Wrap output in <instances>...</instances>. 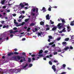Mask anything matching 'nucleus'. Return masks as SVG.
I'll list each match as a JSON object with an SVG mask.
<instances>
[{
    "instance_id": "57",
    "label": "nucleus",
    "mask_w": 74,
    "mask_h": 74,
    "mask_svg": "<svg viewBox=\"0 0 74 74\" xmlns=\"http://www.w3.org/2000/svg\"><path fill=\"white\" fill-rule=\"evenodd\" d=\"M31 56H32V57H34L35 56V55L33 54L31 55Z\"/></svg>"
},
{
    "instance_id": "29",
    "label": "nucleus",
    "mask_w": 74,
    "mask_h": 74,
    "mask_svg": "<svg viewBox=\"0 0 74 74\" xmlns=\"http://www.w3.org/2000/svg\"><path fill=\"white\" fill-rule=\"evenodd\" d=\"M14 55H18L19 54V53L17 52H14Z\"/></svg>"
},
{
    "instance_id": "14",
    "label": "nucleus",
    "mask_w": 74,
    "mask_h": 74,
    "mask_svg": "<svg viewBox=\"0 0 74 74\" xmlns=\"http://www.w3.org/2000/svg\"><path fill=\"white\" fill-rule=\"evenodd\" d=\"M52 30L53 31H55V30H56V27H53L52 29Z\"/></svg>"
},
{
    "instance_id": "45",
    "label": "nucleus",
    "mask_w": 74,
    "mask_h": 74,
    "mask_svg": "<svg viewBox=\"0 0 74 74\" xmlns=\"http://www.w3.org/2000/svg\"><path fill=\"white\" fill-rule=\"evenodd\" d=\"M43 60H47V58L46 57H44L43 58Z\"/></svg>"
},
{
    "instance_id": "55",
    "label": "nucleus",
    "mask_w": 74,
    "mask_h": 74,
    "mask_svg": "<svg viewBox=\"0 0 74 74\" xmlns=\"http://www.w3.org/2000/svg\"><path fill=\"white\" fill-rule=\"evenodd\" d=\"M40 58L38 57H37L36 58V60H38V59H39Z\"/></svg>"
},
{
    "instance_id": "42",
    "label": "nucleus",
    "mask_w": 74,
    "mask_h": 74,
    "mask_svg": "<svg viewBox=\"0 0 74 74\" xmlns=\"http://www.w3.org/2000/svg\"><path fill=\"white\" fill-rule=\"evenodd\" d=\"M38 36H41V33L40 32H38Z\"/></svg>"
},
{
    "instance_id": "34",
    "label": "nucleus",
    "mask_w": 74,
    "mask_h": 74,
    "mask_svg": "<svg viewBox=\"0 0 74 74\" xmlns=\"http://www.w3.org/2000/svg\"><path fill=\"white\" fill-rule=\"evenodd\" d=\"M50 29V28L49 27H47L46 29V31H47V30H49Z\"/></svg>"
},
{
    "instance_id": "7",
    "label": "nucleus",
    "mask_w": 74,
    "mask_h": 74,
    "mask_svg": "<svg viewBox=\"0 0 74 74\" xmlns=\"http://www.w3.org/2000/svg\"><path fill=\"white\" fill-rule=\"evenodd\" d=\"M1 69L0 68V74H3L6 73V72H5L4 71H3L2 72H1Z\"/></svg>"
},
{
    "instance_id": "22",
    "label": "nucleus",
    "mask_w": 74,
    "mask_h": 74,
    "mask_svg": "<svg viewBox=\"0 0 74 74\" xmlns=\"http://www.w3.org/2000/svg\"><path fill=\"white\" fill-rule=\"evenodd\" d=\"M65 29L66 28L64 27L63 30H62V32H66V30H65Z\"/></svg>"
},
{
    "instance_id": "35",
    "label": "nucleus",
    "mask_w": 74,
    "mask_h": 74,
    "mask_svg": "<svg viewBox=\"0 0 74 74\" xmlns=\"http://www.w3.org/2000/svg\"><path fill=\"white\" fill-rule=\"evenodd\" d=\"M61 39V38L59 37L57 38V41H59Z\"/></svg>"
},
{
    "instance_id": "61",
    "label": "nucleus",
    "mask_w": 74,
    "mask_h": 74,
    "mask_svg": "<svg viewBox=\"0 0 74 74\" xmlns=\"http://www.w3.org/2000/svg\"><path fill=\"white\" fill-rule=\"evenodd\" d=\"M52 44H53V43H52V42H51L49 43V45H52Z\"/></svg>"
},
{
    "instance_id": "27",
    "label": "nucleus",
    "mask_w": 74,
    "mask_h": 74,
    "mask_svg": "<svg viewBox=\"0 0 74 74\" xmlns=\"http://www.w3.org/2000/svg\"><path fill=\"white\" fill-rule=\"evenodd\" d=\"M48 37L49 39H52V36H49Z\"/></svg>"
},
{
    "instance_id": "44",
    "label": "nucleus",
    "mask_w": 74,
    "mask_h": 74,
    "mask_svg": "<svg viewBox=\"0 0 74 74\" xmlns=\"http://www.w3.org/2000/svg\"><path fill=\"white\" fill-rule=\"evenodd\" d=\"M16 29H17V28H16V27H15L13 28V30H16Z\"/></svg>"
},
{
    "instance_id": "52",
    "label": "nucleus",
    "mask_w": 74,
    "mask_h": 74,
    "mask_svg": "<svg viewBox=\"0 0 74 74\" xmlns=\"http://www.w3.org/2000/svg\"><path fill=\"white\" fill-rule=\"evenodd\" d=\"M40 34H42V35H43V34H44V32H40Z\"/></svg>"
},
{
    "instance_id": "23",
    "label": "nucleus",
    "mask_w": 74,
    "mask_h": 74,
    "mask_svg": "<svg viewBox=\"0 0 74 74\" xmlns=\"http://www.w3.org/2000/svg\"><path fill=\"white\" fill-rule=\"evenodd\" d=\"M69 40V38H66L65 39V41H68Z\"/></svg>"
},
{
    "instance_id": "48",
    "label": "nucleus",
    "mask_w": 74,
    "mask_h": 74,
    "mask_svg": "<svg viewBox=\"0 0 74 74\" xmlns=\"http://www.w3.org/2000/svg\"><path fill=\"white\" fill-rule=\"evenodd\" d=\"M48 51H47V50H46L45 51V53H48Z\"/></svg>"
},
{
    "instance_id": "49",
    "label": "nucleus",
    "mask_w": 74,
    "mask_h": 74,
    "mask_svg": "<svg viewBox=\"0 0 74 74\" xmlns=\"http://www.w3.org/2000/svg\"><path fill=\"white\" fill-rule=\"evenodd\" d=\"M22 40L23 41H25V40H26V38H23Z\"/></svg>"
},
{
    "instance_id": "59",
    "label": "nucleus",
    "mask_w": 74,
    "mask_h": 74,
    "mask_svg": "<svg viewBox=\"0 0 74 74\" xmlns=\"http://www.w3.org/2000/svg\"><path fill=\"white\" fill-rule=\"evenodd\" d=\"M21 21H22V20H21V19H20L18 20V21L19 22H21Z\"/></svg>"
},
{
    "instance_id": "5",
    "label": "nucleus",
    "mask_w": 74,
    "mask_h": 74,
    "mask_svg": "<svg viewBox=\"0 0 74 74\" xmlns=\"http://www.w3.org/2000/svg\"><path fill=\"white\" fill-rule=\"evenodd\" d=\"M46 18L47 20H49L50 19V18H49V14H48L47 16H46Z\"/></svg>"
},
{
    "instance_id": "53",
    "label": "nucleus",
    "mask_w": 74,
    "mask_h": 74,
    "mask_svg": "<svg viewBox=\"0 0 74 74\" xmlns=\"http://www.w3.org/2000/svg\"><path fill=\"white\" fill-rule=\"evenodd\" d=\"M13 36H14V35H13V34H11L10 35V37H12H12Z\"/></svg>"
},
{
    "instance_id": "43",
    "label": "nucleus",
    "mask_w": 74,
    "mask_h": 74,
    "mask_svg": "<svg viewBox=\"0 0 74 74\" xmlns=\"http://www.w3.org/2000/svg\"><path fill=\"white\" fill-rule=\"evenodd\" d=\"M58 54V52H55L54 53V55H57Z\"/></svg>"
},
{
    "instance_id": "41",
    "label": "nucleus",
    "mask_w": 74,
    "mask_h": 74,
    "mask_svg": "<svg viewBox=\"0 0 74 74\" xmlns=\"http://www.w3.org/2000/svg\"><path fill=\"white\" fill-rule=\"evenodd\" d=\"M53 62H54V63H56L57 62H58V61H56V60H54Z\"/></svg>"
},
{
    "instance_id": "40",
    "label": "nucleus",
    "mask_w": 74,
    "mask_h": 74,
    "mask_svg": "<svg viewBox=\"0 0 74 74\" xmlns=\"http://www.w3.org/2000/svg\"><path fill=\"white\" fill-rule=\"evenodd\" d=\"M22 55H24V56H25L26 53L25 52H23L22 53Z\"/></svg>"
},
{
    "instance_id": "60",
    "label": "nucleus",
    "mask_w": 74,
    "mask_h": 74,
    "mask_svg": "<svg viewBox=\"0 0 74 74\" xmlns=\"http://www.w3.org/2000/svg\"><path fill=\"white\" fill-rule=\"evenodd\" d=\"M67 29H70V26H67Z\"/></svg>"
},
{
    "instance_id": "24",
    "label": "nucleus",
    "mask_w": 74,
    "mask_h": 74,
    "mask_svg": "<svg viewBox=\"0 0 74 74\" xmlns=\"http://www.w3.org/2000/svg\"><path fill=\"white\" fill-rule=\"evenodd\" d=\"M42 10L43 11H44L45 12H46V9H45V7H43L42 8Z\"/></svg>"
},
{
    "instance_id": "63",
    "label": "nucleus",
    "mask_w": 74,
    "mask_h": 74,
    "mask_svg": "<svg viewBox=\"0 0 74 74\" xmlns=\"http://www.w3.org/2000/svg\"><path fill=\"white\" fill-rule=\"evenodd\" d=\"M67 30L68 32H70V29H67Z\"/></svg>"
},
{
    "instance_id": "25",
    "label": "nucleus",
    "mask_w": 74,
    "mask_h": 74,
    "mask_svg": "<svg viewBox=\"0 0 74 74\" xmlns=\"http://www.w3.org/2000/svg\"><path fill=\"white\" fill-rule=\"evenodd\" d=\"M27 66H28V63H27L25 64V66H24L23 67V68H26V67H27Z\"/></svg>"
},
{
    "instance_id": "20",
    "label": "nucleus",
    "mask_w": 74,
    "mask_h": 74,
    "mask_svg": "<svg viewBox=\"0 0 74 74\" xmlns=\"http://www.w3.org/2000/svg\"><path fill=\"white\" fill-rule=\"evenodd\" d=\"M29 19H30L29 18H28L27 19H26L25 20V22H28V21H29Z\"/></svg>"
},
{
    "instance_id": "33",
    "label": "nucleus",
    "mask_w": 74,
    "mask_h": 74,
    "mask_svg": "<svg viewBox=\"0 0 74 74\" xmlns=\"http://www.w3.org/2000/svg\"><path fill=\"white\" fill-rule=\"evenodd\" d=\"M29 67H32L33 66V64H29Z\"/></svg>"
},
{
    "instance_id": "32",
    "label": "nucleus",
    "mask_w": 74,
    "mask_h": 74,
    "mask_svg": "<svg viewBox=\"0 0 74 74\" xmlns=\"http://www.w3.org/2000/svg\"><path fill=\"white\" fill-rule=\"evenodd\" d=\"M38 9L37 8H36V13H38Z\"/></svg>"
},
{
    "instance_id": "26",
    "label": "nucleus",
    "mask_w": 74,
    "mask_h": 74,
    "mask_svg": "<svg viewBox=\"0 0 74 74\" xmlns=\"http://www.w3.org/2000/svg\"><path fill=\"white\" fill-rule=\"evenodd\" d=\"M10 34H12V33H14V32L13 31H12V30H11L10 31Z\"/></svg>"
},
{
    "instance_id": "62",
    "label": "nucleus",
    "mask_w": 74,
    "mask_h": 74,
    "mask_svg": "<svg viewBox=\"0 0 74 74\" xmlns=\"http://www.w3.org/2000/svg\"><path fill=\"white\" fill-rule=\"evenodd\" d=\"M24 28L25 29H27V26H25L24 27Z\"/></svg>"
},
{
    "instance_id": "56",
    "label": "nucleus",
    "mask_w": 74,
    "mask_h": 74,
    "mask_svg": "<svg viewBox=\"0 0 74 74\" xmlns=\"http://www.w3.org/2000/svg\"><path fill=\"white\" fill-rule=\"evenodd\" d=\"M1 27H3V25H0V29H1Z\"/></svg>"
},
{
    "instance_id": "11",
    "label": "nucleus",
    "mask_w": 74,
    "mask_h": 74,
    "mask_svg": "<svg viewBox=\"0 0 74 74\" xmlns=\"http://www.w3.org/2000/svg\"><path fill=\"white\" fill-rule=\"evenodd\" d=\"M69 49V47H66L63 50L64 51L65 50V51H67V49Z\"/></svg>"
},
{
    "instance_id": "37",
    "label": "nucleus",
    "mask_w": 74,
    "mask_h": 74,
    "mask_svg": "<svg viewBox=\"0 0 74 74\" xmlns=\"http://www.w3.org/2000/svg\"><path fill=\"white\" fill-rule=\"evenodd\" d=\"M63 67L65 68V67H66V65L65 64H63Z\"/></svg>"
},
{
    "instance_id": "1",
    "label": "nucleus",
    "mask_w": 74,
    "mask_h": 74,
    "mask_svg": "<svg viewBox=\"0 0 74 74\" xmlns=\"http://www.w3.org/2000/svg\"><path fill=\"white\" fill-rule=\"evenodd\" d=\"M61 21L62 23H59L57 25L58 27H58V29H60L63 27V25H64V23L66 22L64 19H61Z\"/></svg>"
},
{
    "instance_id": "28",
    "label": "nucleus",
    "mask_w": 74,
    "mask_h": 74,
    "mask_svg": "<svg viewBox=\"0 0 74 74\" xmlns=\"http://www.w3.org/2000/svg\"><path fill=\"white\" fill-rule=\"evenodd\" d=\"M34 23H32L30 24V26H34Z\"/></svg>"
},
{
    "instance_id": "10",
    "label": "nucleus",
    "mask_w": 74,
    "mask_h": 74,
    "mask_svg": "<svg viewBox=\"0 0 74 74\" xmlns=\"http://www.w3.org/2000/svg\"><path fill=\"white\" fill-rule=\"evenodd\" d=\"M5 0H1V3L2 4H4V3H5Z\"/></svg>"
},
{
    "instance_id": "64",
    "label": "nucleus",
    "mask_w": 74,
    "mask_h": 74,
    "mask_svg": "<svg viewBox=\"0 0 74 74\" xmlns=\"http://www.w3.org/2000/svg\"><path fill=\"white\" fill-rule=\"evenodd\" d=\"M52 47H55V44H54L53 45H52Z\"/></svg>"
},
{
    "instance_id": "21",
    "label": "nucleus",
    "mask_w": 74,
    "mask_h": 74,
    "mask_svg": "<svg viewBox=\"0 0 74 74\" xmlns=\"http://www.w3.org/2000/svg\"><path fill=\"white\" fill-rule=\"evenodd\" d=\"M74 22H73V21H71V23H70V25L71 26H74Z\"/></svg>"
},
{
    "instance_id": "12",
    "label": "nucleus",
    "mask_w": 74,
    "mask_h": 74,
    "mask_svg": "<svg viewBox=\"0 0 74 74\" xmlns=\"http://www.w3.org/2000/svg\"><path fill=\"white\" fill-rule=\"evenodd\" d=\"M67 43V42H64L62 43V45H66Z\"/></svg>"
},
{
    "instance_id": "8",
    "label": "nucleus",
    "mask_w": 74,
    "mask_h": 74,
    "mask_svg": "<svg viewBox=\"0 0 74 74\" xmlns=\"http://www.w3.org/2000/svg\"><path fill=\"white\" fill-rule=\"evenodd\" d=\"M8 56H11V55H14V53L12 52L11 53H9L8 54Z\"/></svg>"
},
{
    "instance_id": "51",
    "label": "nucleus",
    "mask_w": 74,
    "mask_h": 74,
    "mask_svg": "<svg viewBox=\"0 0 74 74\" xmlns=\"http://www.w3.org/2000/svg\"><path fill=\"white\" fill-rule=\"evenodd\" d=\"M7 11V12H10V10H8Z\"/></svg>"
},
{
    "instance_id": "18",
    "label": "nucleus",
    "mask_w": 74,
    "mask_h": 74,
    "mask_svg": "<svg viewBox=\"0 0 74 74\" xmlns=\"http://www.w3.org/2000/svg\"><path fill=\"white\" fill-rule=\"evenodd\" d=\"M44 24V23L43 21H41L40 22V25H43Z\"/></svg>"
},
{
    "instance_id": "2",
    "label": "nucleus",
    "mask_w": 74,
    "mask_h": 74,
    "mask_svg": "<svg viewBox=\"0 0 74 74\" xmlns=\"http://www.w3.org/2000/svg\"><path fill=\"white\" fill-rule=\"evenodd\" d=\"M20 6H21V8H24L25 5H29L28 3H26L25 2H23V3H21L20 4Z\"/></svg>"
},
{
    "instance_id": "38",
    "label": "nucleus",
    "mask_w": 74,
    "mask_h": 74,
    "mask_svg": "<svg viewBox=\"0 0 74 74\" xmlns=\"http://www.w3.org/2000/svg\"><path fill=\"white\" fill-rule=\"evenodd\" d=\"M48 10L49 11H51V8H49Z\"/></svg>"
},
{
    "instance_id": "17",
    "label": "nucleus",
    "mask_w": 74,
    "mask_h": 74,
    "mask_svg": "<svg viewBox=\"0 0 74 74\" xmlns=\"http://www.w3.org/2000/svg\"><path fill=\"white\" fill-rule=\"evenodd\" d=\"M23 59V60L25 62L26 61V60L25 59V58L24 57H20V59Z\"/></svg>"
},
{
    "instance_id": "30",
    "label": "nucleus",
    "mask_w": 74,
    "mask_h": 74,
    "mask_svg": "<svg viewBox=\"0 0 74 74\" xmlns=\"http://www.w3.org/2000/svg\"><path fill=\"white\" fill-rule=\"evenodd\" d=\"M32 11H33V12H35V11H36V9L34 8L32 9Z\"/></svg>"
},
{
    "instance_id": "50",
    "label": "nucleus",
    "mask_w": 74,
    "mask_h": 74,
    "mask_svg": "<svg viewBox=\"0 0 74 74\" xmlns=\"http://www.w3.org/2000/svg\"><path fill=\"white\" fill-rule=\"evenodd\" d=\"M61 20H62V18H61L60 19H58V21H59V22H60V21Z\"/></svg>"
},
{
    "instance_id": "46",
    "label": "nucleus",
    "mask_w": 74,
    "mask_h": 74,
    "mask_svg": "<svg viewBox=\"0 0 74 74\" xmlns=\"http://www.w3.org/2000/svg\"><path fill=\"white\" fill-rule=\"evenodd\" d=\"M12 15H13V16H16V15L15 14H13Z\"/></svg>"
},
{
    "instance_id": "47",
    "label": "nucleus",
    "mask_w": 74,
    "mask_h": 74,
    "mask_svg": "<svg viewBox=\"0 0 74 74\" xmlns=\"http://www.w3.org/2000/svg\"><path fill=\"white\" fill-rule=\"evenodd\" d=\"M35 32H37L38 29H37V28H35Z\"/></svg>"
},
{
    "instance_id": "6",
    "label": "nucleus",
    "mask_w": 74,
    "mask_h": 74,
    "mask_svg": "<svg viewBox=\"0 0 74 74\" xmlns=\"http://www.w3.org/2000/svg\"><path fill=\"white\" fill-rule=\"evenodd\" d=\"M25 23L24 22L21 23V24H19L17 25L16 26L17 27H18V26H23L24 25V24Z\"/></svg>"
},
{
    "instance_id": "3",
    "label": "nucleus",
    "mask_w": 74,
    "mask_h": 74,
    "mask_svg": "<svg viewBox=\"0 0 74 74\" xmlns=\"http://www.w3.org/2000/svg\"><path fill=\"white\" fill-rule=\"evenodd\" d=\"M14 59L15 60L17 61L18 60H20L21 59V57L19 56H15L13 57Z\"/></svg>"
},
{
    "instance_id": "9",
    "label": "nucleus",
    "mask_w": 74,
    "mask_h": 74,
    "mask_svg": "<svg viewBox=\"0 0 74 74\" xmlns=\"http://www.w3.org/2000/svg\"><path fill=\"white\" fill-rule=\"evenodd\" d=\"M21 69H17V71H16L15 72L16 74H17V73H18V72L19 73H21Z\"/></svg>"
},
{
    "instance_id": "13",
    "label": "nucleus",
    "mask_w": 74,
    "mask_h": 74,
    "mask_svg": "<svg viewBox=\"0 0 74 74\" xmlns=\"http://www.w3.org/2000/svg\"><path fill=\"white\" fill-rule=\"evenodd\" d=\"M43 52V50L41 49L39 51V52L38 53L39 54H41Z\"/></svg>"
},
{
    "instance_id": "39",
    "label": "nucleus",
    "mask_w": 74,
    "mask_h": 74,
    "mask_svg": "<svg viewBox=\"0 0 74 74\" xmlns=\"http://www.w3.org/2000/svg\"><path fill=\"white\" fill-rule=\"evenodd\" d=\"M20 62L21 63H22V62H23V60L21 59L20 61Z\"/></svg>"
},
{
    "instance_id": "16",
    "label": "nucleus",
    "mask_w": 74,
    "mask_h": 74,
    "mask_svg": "<svg viewBox=\"0 0 74 74\" xmlns=\"http://www.w3.org/2000/svg\"><path fill=\"white\" fill-rule=\"evenodd\" d=\"M38 56L39 57H44L43 54H39L38 55Z\"/></svg>"
},
{
    "instance_id": "15",
    "label": "nucleus",
    "mask_w": 74,
    "mask_h": 74,
    "mask_svg": "<svg viewBox=\"0 0 74 74\" xmlns=\"http://www.w3.org/2000/svg\"><path fill=\"white\" fill-rule=\"evenodd\" d=\"M16 20L14 19V23L15 24H16V25H18V22H16Z\"/></svg>"
},
{
    "instance_id": "4",
    "label": "nucleus",
    "mask_w": 74,
    "mask_h": 74,
    "mask_svg": "<svg viewBox=\"0 0 74 74\" xmlns=\"http://www.w3.org/2000/svg\"><path fill=\"white\" fill-rule=\"evenodd\" d=\"M56 66H55V65H53L52 67V69H53L54 72H55V71H56Z\"/></svg>"
},
{
    "instance_id": "19",
    "label": "nucleus",
    "mask_w": 74,
    "mask_h": 74,
    "mask_svg": "<svg viewBox=\"0 0 74 74\" xmlns=\"http://www.w3.org/2000/svg\"><path fill=\"white\" fill-rule=\"evenodd\" d=\"M30 29H31V28H30V27H28L27 29V32H30Z\"/></svg>"
},
{
    "instance_id": "36",
    "label": "nucleus",
    "mask_w": 74,
    "mask_h": 74,
    "mask_svg": "<svg viewBox=\"0 0 74 74\" xmlns=\"http://www.w3.org/2000/svg\"><path fill=\"white\" fill-rule=\"evenodd\" d=\"M28 62H31V58H28Z\"/></svg>"
},
{
    "instance_id": "54",
    "label": "nucleus",
    "mask_w": 74,
    "mask_h": 74,
    "mask_svg": "<svg viewBox=\"0 0 74 74\" xmlns=\"http://www.w3.org/2000/svg\"><path fill=\"white\" fill-rule=\"evenodd\" d=\"M70 49H73V47L71 46L70 47Z\"/></svg>"
},
{
    "instance_id": "58",
    "label": "nucleus",
    "mask_w": 74,
    "mask_h": 74,
    "mask_svg": "<svg viewBox=\"0 0 74 74\" xmlns=\"http://www.w3.org/2000/svg\"><path fill=\"white\" fill-rule=\"evenodd\" d=\"M2 8H6V6H3Z\"/></svg>"
},
{
    "instance_id": "31",
    "label": "nucleus",
    "mask_w": 74,
    "mask_h": 74,
    "mask_svg": "<svg viewBox=\"0 0 74 74\" xmlns=\"http://www.w3.org/2000/svg\"><path fill=\"white\" fill-rule=\"evenodd\" d=\"M49 64H50V65H52V63L51 61H49Z\"/></svg>"
}]
</instances>
